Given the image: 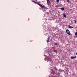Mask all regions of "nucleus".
I'll list each match as a JSON object with an SVG mask.
<instances>
[{
	"label": "nucleus",
	"instance_id": "obj_4",
	"mask_svg": "<svg viewBox=\"0 0 77 77\" xmlns=\"http://www.w3.org/2000/svg\"><path fill=\"white\" fill-rule=\"evenodd\" d=\"M50 0H47V3L48 5H50Z\"/></svg>",
	"mask_w": 77,
	"mask_h": 77
},
{
	"label": "nucleus",
	"instance_id": "obj_20",
	"mask_svg": "<svg viewBox=\"0 0 77 77\" xmlns=\"http://www.w3.org/2000/svg\"><path fill=\"white\" fill-rule=\"evenodd\" d=\"M56 2H59V0H56Z\"/></svg>",
	"mask_w": 77,
	"mask_h": 77
},
{
	"label": "nucleus",
	"instance_id": "obj_6",
	"mask_svg": "<svg viewBox=\"0 0 77 77\" xmlns=\"http://www.w3.org/2000/svg\"><path fill=\"white\" fill-rule=\"evenodd\" d=\"M63 71H64V70H62V69H60L59 70V71L60 72H62Z\"/></svg>",
	"mask_w": 77,
	"mask_h": 77
},
{
	"label": "nucleus",
	"instance_id": "obj_23",
	"mask_svg": "<svg viewBox=\"0 0 77 77\" xmlns=\"http://www.w3.org/2000/svg\"><path fill=\"white\" fill-rule=\"evenodd\" d=\"M53 63H51V65H52L53 64H52Z\"/></svg>",
	"mask_w": 77,
	"mask_h": 77
},
{
	"label": "nucleus",
	"instance_id": "obj_30",
	"mask_svg": "<svg viewBox=\"0 0 77 77\" xmlns=\"http://www.w3.org/2000/svg\"><path fill=\"white\" fill-rule=\"evenodd\" d=\"M39 9H41V8H39Z\"/></svg>",
	"mask_w": 77,
	"mask_h": 77
},
{
	"label": "nucleus",
	"instance_id": "obj_24",
	"mask_svg": "<svg viewBox=\"0 0 77 77\" xmlns=\"http://www.w3.org/2000/svg\"><path fill=\"white\" fill-rule=\"evenodd\" d=\"M45 61H47V60H46L45 59Z\"/></svg>",
	"mask_w": 77,
	"mask_h": 77
},
{
	"label": "nucleus",
	"instance_id": "obj_12",
	"mask_svg": "<svg viewBox=\"0 0 77 77\" xmlns=\"http://www.w3.org/2000/svg\"><path fill=\"white\" fill-rule=\"evenodd\" d=\"M54 52L56 53H57V51L56 50H54Z\"/></svg>",
	"mask_w": 77,
	"mask_h": 77
},
{
	"label": "nucleus",
	"instance_id": "obj_22",
	"mask_svg": "<svg viewBox=\"0 0 77 77\" xmlns=\"http://www.w3.org/2000/svg\"><path fill=\"white\" fill-rule=\"evenodd\" d=\"M42 2L43 3H44V2H45V1H43Z\"/></svg>",
	"mask_w": 77,
	"mask_h": 77
},
{
	"label": "nucleus",
	"instance_id": "obj_16",
	"mask_svg": "<svg viewBox=\"0 0 77 77\" xmlns=\"http://www.w3.org/2000/svg\"><path fill=\"white\" fill-rule=\"evenodd\" d=\"M73 22H74V23H76V20H73Z\"/></svg>",
	"mask_w": 77,
	"mask_h": 77
},
{
	"label": "nucleus",
	"instance_id": "obj_28",
	"mask_svg": "<svg viewBox=\"0 0 77 77\" xmlns=\"http://www.w3.org/2000/svg\"><path fill=\"white\" fill-rule=\"evenodd\" d=\"M68 74V73L67 72L66 73V74Z\"/></svg>",
	"mask_w": 77,
	"mask_h": 77
},
{
	"label": "nucleus",
	"instance_id": "obj_17",
	"mask_svg": "<svg viewBox=\"0 0 77 77\" xmlns=\"http://www.w3.org/2000/svg\"><path fill=\"white\" fill-rule=\"evenodd\" d=\"M48 54V53L47 52H45V54Z\"/></svg>",
	"mask_w": 77,
	"mask_h": 77
},
{
	"label": "nucleus",
	"instance_id": "obj_13",
	"mask_svg": "<svg viewBox=\"0 0 77 77\" xmlns=\"http://www.w3.org/2000/svg\"><path fill=\"white\" fill-rule=\"evenodd\" d=\"M72 24H74V20L71 21Z\"/></svg>",
	"mask_w": 77,
	"mask_h": 77
},
{
	"label": "nucleus",
	"instance_id": "obj_14",
	"mask_svg": "<svg viewBox=\"0 0 77 77\" xmlns=\"http://www.w3.org/2000/svg\"><path fill=\"white\" fill-rule=\"evenodd\" d=\"M54 45H58V44H57V43H54Z\"/></svg>",
	"mask_w": 77,
	"mask_h": 77
},
{
	"label": "nucleus",
	"instance_id": "obj_7",
	"mask_svg": "<svg viewBox=\"0 0 77 77\" xmlns=\"http://www.w3.org/2000/svg\"><path fill=\"white\" fill-rule=\"evenodd\" d=\"M69 28H70V29H72V28H74V27H73V26L71 27V26H70V25L69 26Z\"/></svg>",
	"mask_w": 77,
	"mask_h": 77
},
{
	"label": "nucleus",
	"instance_id": "obj_18",
	"mask_svg": "<svg viewBox=\"0 0 77 77\" xmlns=\"http://www.w3.org/2000/svg\"><path fill=\"white\" fill-rule=\"evenodd\" d=\"M75 35H77V32H76L75 33Z\"/></svg>",
	"mask_w": 77,
	"mask_h": 77
},
{
	"label": "nucleus",
	"instance_id": "obj_8",
	"mask_svg": "<svg viewBox=\"0 0 77 77\" xmlns=\"http://www.w3.org/2000/svg\"><path fill=\"white\" fill-rule=\"evenodd\" d=\"M32 2H33V3H36V4H37L38 3H37V2H35L34 1H32Z\"/></svg>",
	"mask_w": 77,
	"mask_h": 77
},
{
	"label": "nucleus",
	"instance_id": "obj_10",
	"mask_svg": "<svg viewBox=\"0 0 77 77\" xmlns=\"http://www.w3.org/2000/svg\"><path fill=\"white\" fill-rule=\"evenodd\" d=\"M47 39L48 40H46L47 42H49V40H50V37H48Z\"/></svg>",
	"mask_w": 77,
	"mask_h": 77
},
{
	"label": "nucleus",
	"instance_id": "obj_27",
	"mask_svg": "<svg viewBox=\"0 0 77 77\" xmlns=\"http://www.w3.org/2000/svg\"><path fill=\"white\" fill-rule=\"evenodd\" d=\"M76 54L77 55V53H76Z\"/></svg>",
	"mask_w": 77,
	"mask_h": 77
},
{
	"label": "nucleus",
	"instance_id": "obj_9",
	"mask_svg": "<svg viewBox=\"0 0 77 77\" xmlns=\"http://www.w3.org/2000/svg\"><path fill=\"white\" fill-rule=\"evenodd\" d=\"M61 11H64L65 10V8H61Z\"/></svg>",
	"mask_w": 77,
	"mask_h": 77
},
{
	"label": "nucleus",
	"instance_id": "obj_15",
	"mask_svg": "<svg viewBox=\"0 0 77 77\" xmlns=\"http://www.w3.org/2000/svg\"><path fill=\"white\" fill-rule=\"evenodd\" d=\"M54 77H57V75H55V74L54 75Z\"/></svg>",
	"mask_w": 77,
	"mask_h": 77
},
{
	"label": "nucleus",
	"instance_id": "obj_11",
	"mask_svg": "<svg viewBox=\"0 0 77 77\" xmlns=\"http://www.w3.org/2000/svg\"><path fill=\"white\" fill-rule=\"evenodd\" d=\"M63 15L64 18H66V15H65V14H63Z\"/></svg>",
	"mask_w": 77,
	"mask_h": 77
},
{
	"label": "nucleus",
	"instance_id": "obj_1",
	"mask_svg": "<svg viewBox=\"0 0 77 77\" xmlns=\"http://www.w3.org/2000/svg\"><path fill=\"white\" fill-rule=\"evenodd\" d=\"M45 56L46 57V59H47V62H48L49 61V62H51V61H52V60L51 59V55H49V56H47V55H45Z\"/></svg>",
	"mask_w": 77,
	"mask_h": 77
},
{
	"label": "nucleus",
	"instance_id": "obj_21",
	"mask_svg": "<svg viewBox=\"0 0 77 77\" xmlns=\"http://www.w3.org/2000/svg\"><path fill=\"white\" fill-rule=\"evenodd\" d=\"M67 2H68V3H69V0H67Z\"/></svg>",
	"mask_w": 77,
	"mask_h": 77
},
{
	"label": "nucleus",
	"instance_id": "obj_3",
	"mask_svg": "<svg viewBox=\"0 0 77 77\" xmlns=\"http://www.w3.org/2000/svg\"><path fill=\"white\" fill-rule=\"evenodd\" d=\"M66 32L67 34L69 35H71V33H70V32L68 29H66Z\"/></svg>",
	"mask_w": 77,
	"mask_h": 77
},
{
	"label": "nucleus",
	"instance_id": "obj_19",
	"mask_svg": "<svg viewBox=\"0 0 77 77\" xmlns=\"http://www.w3.org/2000/svg\"><path fill=\"white\" fill-rule=\"evenodd\" d=\"M42 11L43 12H44V11H45V9H44V10H42Z\"/></svg>",
	"mask_w": 77,
	"mask_h": 77
},
{
	"label": "nucleus",
	"instance_id": "obj_32",
	"mask_svg": "<svg viewBox=\"0 0 77 77\" xmlns=\"http://www.w3.org/2000/svg\"><path fill=\"white\" fill-rule=\"evenodd\" d=\"M36 2H37V0H36Z\"/></svg>",
	"mask_w": 77,
	"mask_h": 77
},
{
	"label": "nucleus",
	"instance_id": "obj_31",
	"mask_svg": "<svg viewBox=\"0 0 77 77\" xmlns=\"http://www.w3.org/2000/svg\"><path fill=\"white\" fill-rule=\"evenodd\" d=\"M76 37H77V35H76Z\"/></svg>",
	"mask_w": 77,
	"mask_h": 77
},
{
	"label": "nucleus",
	"instance_id": "obj_26",
	"mask_svg": "<svg viewBox=\"0 0 77 77\" xmlns=\"http://www.w3.org/2000/svg\"><path fill=\"white\" fill-rule=\"evenodd\" d=\"M55 70H56V71H57V69H55Z\"/></svg>",
	"mask_w": 77,
	"mask_h": 77
},
{
	"label": "nucleus",
	"instance_id": "obj_25",
	"mask_svg": "<svg viewBox=\"0 0 77 77\" xmlns=\"http://www.w3.org/2000/svg\"><path fill=\"white\" fill-rule=\"evenodd\" d=\"M47 14H49V12H48Z\"/></svg>",
	"mask_w": 77,
	"mask_h": 77
},
{
	"label": "nucleus",
	"instance_id": "obj_2",
	"mask_svg": "<svg viewBox=\"0 0 77 77\" xmlns=\"http://www.w3.org/2000/svg\"><path fill=\"white\" fill-rule=\"evenodd\" d=\"M38 5L40 6L41 8H44V9L45 8V9L47 10L48 8H47L46 7H45V6L44 5L43 6L42 5H41L39 3H38Z\"/></svg>",
	"mask_w": 77,
	"mask_h": 77
},
{
	"label": "nucleus",
	"instance_id": "obj_5",
	"mask_svg": "<svg viewBox=\"0 0 77 77\" xmlns=\"http://www.w3.org/2000/svg\"><path fill=\"white\" fill-rule=\"evenodd\" d=\"M71 59H74L75 58H76V56L75 57H70Z\"/></svg>",
	"mask_w": 77,
	"mask_h": 77
},
{
	"label": "nucleus",
	"instance_id": "obj_29",
	"mask_svg": "<svg viewBox=\"0 0 77 77\" xmlns=\"http://www.w3.org/2000/svg\"><path fill=\"white\" fill-rule=\"evenodd\" d=\"M56 7H57V5H56Z\"/></svg>",
	"mask_w": 77,
	"mask_h": 77
}]
</instances>
